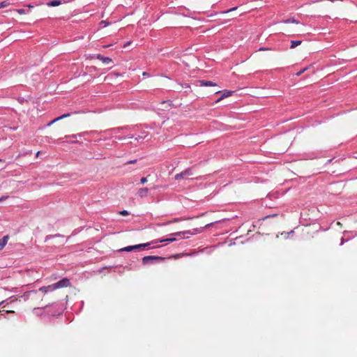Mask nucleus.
Here are the masks:
<instances>
[{
    "label": "nucleus",
    "instance_id": "16",
    "mask_svg": "<svg viewBox=\"0 0 357 357\" xmlns=\"http://www.w3.org/2000/svg\"><path fill=\"white\" fill-rule=\"evenodd\" d=\"M102 62L105 64H109L112 62V60L109 57H103Z\"/></svg>",
    "mask_w": 357,
    "mask_h": 357
},
{
    "label": "nucleus",
    "instance_id": "36",
    "mask_svg": "<svg viewBox=\"0 0 357 357\" xmlns=\"http://www.w3.org/2000/svg\"><path fill=\"white\" fill-rule=\"evenodd\" d=\"M265 50V49H264V48H263V47H261V48H260V49H259V50H260V51H261V50Z\"/></svg>",
    "mask_w": 357,
    "mask_h": 357
},
{
    "label": "nucleus",
    "instance_id": "29",
    "mask_svg": "<svg viewBox=\"0 0 357 357\" xmlns=\"http://www.w3.org/2000/svg\"><path fill=\"white\" fill-rule=\"evenodd\" d=\"M7 198V197H2L0 198V202H2L3 201L4 199H6Z\"/></svg>",
    "mask_w": 357,
    "mask_h": 357
},
{
    "label": "nucleus",
    "instance_id": "21",
    "mask_svg": "<svg viewBox=\"0 0 357 357\" xmlns=\"http://www.w3.org/2000/svg\"><path fill=\"white\" fill-rule=\"evenodd\" d=\"M17 12L20 15H24V14L27 13L24 9H18V10H17Z\"/></svg>",
    "mask_w": 357,
    "mask_h": 357
},
{
    "label": "nucleus",
    "instance_id": "3",
    "mask_svg": "<svg viewBox=\"0 0 357 357\" xmlns=\"http://www.w3.org/2000/svg\"><path fill=\"white\" fill-rule=\"evenodd\" d=\"M69 285H70V281H69V280H68L66 278L63 279V280L59 281L58 282L53 284L54 290L59 289V288L66 287Z\"/></svg>",
    "mask_w": 357,
    "mask_h": 357
},
{
    "label": "nucleus",
    "instance_id": "30",
    "mask_svg": "<svg viewBox=\"0 0 357 357\" xmlns=\"http://www.w3.org/2000/svg\"><path fill=\"white\" fill-rule=\"evenodd\" d=\"M213 223H209V224H207L206 225L205 227H211V225H213Z\"/></svg>",
    "mask_w": 357,
    "mask_h": 357
},
{
    "label": "nucleus",
    "instance_id": "27",
    "mask_svg": "<svg viewBox=\"0 0 357 357\" xmlns=\"http://www.w3.org/2000/svg\"><path fill=\"white\" fill-rule=\"evenodd\" d=\"M132 248H133V250H139V244L138 245H132Z\"/></svg>",
    "mask_w": 357,
    "mask_h": 357
},
{
    "label": "nucleus",
    "instance_id": "11",
    "mask_svg": "<svg viewBox=\"0 0 357 357\" xmlns=\"http://www.w3.org/2000/svg\"><path fill=\"white\" fill-rule=\"evenodd\" d=\"M200 85L204 86H216V84L213 83L211 81L202 80V81H200Z\"/></svg>",
    "mask_w": 357,
    "mask_h": 357
},
{
    "label": "nucleus",
    "instance_id": "10",
    "mask_svg": "<svg viewBox=\"0 0 357 357\" xmlns=\"http://www.w3.org/2000/svg\"><path fill=\"white\" fill-rule=\"evenodd\" d=\"M176 240V238L175 237H170V238H165V239H162V240H155V241H153V243H157L158 242H160V243H162V242H173V241H174Z\"/></svg>",
    "mask_w": 357,
    "mask_h": 357
},
{
    "label": "nucleus",
    "instance_id": "31",
    "mask_svg": "<svg viewBox=\"0 0 357 357\" xmlns=\"http://www.w3.org/2000/svg\"><path fill=\"white\" fill-rule=\"evenodd\" d=\"M130 44V42H128L124 45V47H126L128 45Z\"/></svg>",
    "mask_w": 357,
    "mask_h": 357
},
{
    "label": "nucleus",
    "instance_id": "14",
    "mask_svg": "<svg viewBox=\"0 0 357 357\" xmlns=\"http://www.w3.org/2000/svg\"><path fill=\"white\" fill-rule=\"evenodd\" d=\"M61 4V1L58 0L52 1L47 3L48 6H57Z\"/></svg>",
    "mask_w": 357,
    "mask_h": 357
},
{
    "label": "nucleus",
    "instance_id": "15",
    "mask_svg": "<svg viewBox=\"0 0 357 357\" xmlns=\"http://www.w3.org/2000/svg\"><path fill=\"white\" fill-rule=\"evenodd\" d=\"M10 5V3L8 1H3L2 2H0V9L3 8H6Z\"/></svg>",
    "mask_w": 357,
    "mask_h": 357
},
{
    "label": "nucleus",
    "instance_id": "22",
    "mask_svg": "<svg viewBox=\"0 0 357 357\" xmlns=\"http://www.w3.org/2000/svg\"><path fill=\"white\" fill-rule=\"evenodd\" d=\"M109 23L105 20H102L100 22V25H103L104 26H106L109 24Z\"/></svg>",
    "mask_w": 357,
    "mask_h": 357
},
{
    "label": "nucleus",
    "instance_id": "28",
    "mask_svg": "<svg viewBox=\"0 0 357 357\" xmlns=\"http://www.w3.org/2000/svg\"><path fill=\"white\" fill-rule=\"evenodd\" d=\"M137 162V160H130L126 162V164H134Z\"/></svg>",
    "mask_w": 357,
    "mask_h": 357
},
{
    "label": "nucleus",
    "instance_id": "26",
    "mask_svg": "<svg viewBox=\"0 0 357 357\" xmlns=\"http://www.w3.org/2000/svg\"><path fill=\"white\" fill-rule=\"evenodd\" d=\"M120 214L122 215H128V212L127 211H122L120 212Z\"/></svg>",
    "mask_w": 357,
    "mask_h": 357
},
{
    "label": "nucleus",
    "instance_id": "7",
    "mask_svg": "<svg viewBox=\"0 0 357 357\" xmlns=\"http://www.w3.org/2000/svg\"><path fill=\"white\" fill-rule=\"evenodd\" d=\"M54 287L53 284L47 286V287H42L39 289V291L43 292V293H47L48 291H54Z\"/></svg>",
    "mask_w": 357,
    "mask_h": 357
},
{
    "label": "nucleus",
    "instance_id": "20",
    "mask_svg": "<svg viewBox=\"0 0 357 357\" xmlns=\"http://www.w3.org/2000/svg\"><path fill=\"white\" fill-rule=\"evenodd\" d=\"M81 136L80 135H73V136H71L70 138H73V139H71L72 142H79V140L77 139V137H80Z\"/></svg>",
    "mask_w": 357,
    "mask_h": 357
},
{
    "label": "nucleus",
    "instance_id": "2",
    "mask_svg": "<svg viewBox=\"0 0 357 357\" xmlns=\"http://www.w3.org/2000/svg\"><path fill=\"white\" fill-rule=\"evenodd\" d=\"M165 259L164 257H158V256H146L142 258V264L144 265L148 264L150 262L157 261H162Z\"/></svg>",
    "mask_w": 357,
    "mask_h": 357
},
{
    "label": "nucleus",
    "instance_id": "25",
    "mask_svg": "<svg viewBox=\"0 0 357 357\" xmlns=\"http://www.w3.org/2000/svg\"><path fill=\"white\" fill-rule=\"evenodd\" d=\"M235 10H236V7H234V8H231V9H229L228 10L225 11V12H223L222 13H229V12H231V11Z\"/></svg>",
    "mask_w": 357,
    "mask_h": 357
},
{
    "label": "nucleus",
    "instance_id": "18",
    "mask_svg": "<svg viewBox=\"0 0 357 357\" xmlns=\"http://www.w3.org/2000/svg\"><path fill=\"white\" fill-rule=\"evenodd\" d=\"M103 57H104V56H102V55H100V54H96V55L93 56H91V59H94V58H96V59H99V60L102 61V59H103Z\"/></svg>",
    "mask_w": 357,
    "mask_h": 357
},
{
    "label": "nucleus",
    "instance_id": "5",
    "mask_svg": "<svg viewBox=\"0 0 357 357\" xmlns=\"http://www.w3.org/2000/svg\"><path fill=\"white\" fill-rule=\"evenodd\" d=\"M148 193L149 189L147 188H140L137 192V195L141 197H146L148 195Z\"/></svg>",
    "mask_w": 357,
    "mask_h": 357
},
{
    "label": "nucleus",
    "instance_id": "24",
    "mask_svg": "<svg viewBox=\"0 0 357 357\" xmlns=\"http://www.w3.org/2000/svg\"><path fill=\"white\" fill-rule=\"evenodd\" d=\"M147 181V178L146 177H142L140 180V183L142 184H144L145 183H146Z\"/></svg>",
    "mask_w": 357,
    "mask_h": 357
},
{
    "label": "nucleus",
    "instance_id": "32",
    "mask_svg": "<svg viewBox=\"0 0 357 357\" xmlns=\"http://www.w3.org/2000/svg\"><path fill=\"white\" fill-rule=\"evenodd\" d=\"M10 312H14L13 311H6L5 313L6 314H8V313H10Z\"/></svg>",
    "mask_w": 357,
    "mask_h": 357
},
{
    "label": "nucleus",
    "instance_id": "35",
    "mask_svg": "<svg viewBox=\"0 0 357 357\" xmlns=\"http://www.w3.org/2000/svg\"><path fill=\"white\" fill-rule=\"evenodd\" d=\"M28 7H29V8H33V6H31V5H29V6H28Z\"/></svg>",
    "mask_w": 357,
    "mask_h": 357
},
{
    "label": "nucleus",
    "instance_id": "8",
    "mask_svg": "<svg viewBox=\"0 0 357 357\" xmlns=\"http://www.w3.org/2000/svg\"><path fill=\"white\" fill-rule=\"evenodd\" d=\"M234 91H225L222 96L217 100L216 102H219L222 100L223 98L229 97L233 94Z\"/></svg>",
    "mask_w": 357,
    "mask_h": 357
},
{
    "label": "nucleus",
    "instance_id": "12",
    "mask_svg": "<svg viewBox=\"0 0 357 357\" xmlns=\"http://www.w3.org/2000/svg\"><path fill=\"white\" fill-rule=\"evenodd\" d=\"M282 22H284L285 24H289V23L296 24H299V22L297 21L296 20H295L294 18L287 19L286 20L282 21Z\"/></svg>",
    "mask_w": 357,
    "mask_h": 357
},
{
    "label": "nucleus",
    "instance_id": "6",
    "mask_svg": "<svg viewBox=\"0 0 357 357\" xmlns=\"http://www.w3.org/2000/svg\"><path fill=\"white\" fill-rule=\"evenodd\" d=\"M70 116V114H63V115H61V116H59V117H57V118L54 119V120H52V121L49 122V123H47V126H52L53 123H54L55 122H56V121H59V120H61V119H64V118H66V117H68V116Z\"/></svg>",
    "mask_w": 357,
    "mask_h": 357
},
{
    "label": "nucleus",
    "instance_id": "17",
    "mask_svg": "<svg viewBox=\"0 0 357 357\" xmlns=\"http://www.w3.org/2000/svg\"><path fill=\"white\" fill-rule=\"evenodd\" d=\"M132 250H133L132 245H130V246H127V247L120 249L119 252H123V251L130 252Z\"/></svg>",
    "mask_w": 357,
    "mask_h": 357
},
{
    "label": "nucleus",
    "instance_id": "19",
    "mask_svg": "<svg viewBox=\"0 0 357 357\" xmlns=\"http://www.w3.org/2000/svg\"><path fill=\"white\" fill-rule=\"evenodd\" d=\"M152 243H153L152 242ZM151 244V243H142V244H139V248H145V247H147L149 245H150Z\"/></svg>",
    "mask_w": 357,
    "mask_h": 357
},
{
    "label": "nucleus",
    "instance_id": "23",
    "mask_svg": "<svg viewBox=\"0 0 357 357\" xmlns=\"http://www.w3.org/2000/svg\"><path fill=\"white\" fill-rule=\"evenodd\" d=\"M307 68H303V70H300L299 72H298L296 73V75L297 76H300L301 75H302Z\"/></svg>",
    "mask_w": 357,
    "mask_h": 357
},
{
    "label": "nucleus",
    "instance_id": "4",
    "mask_svg": "<svg viewBox=\"0 0 357 357\" xmlns=\"http://www.w3.org/2000/svg\"><path fill=\"white\" fill-rule=\"evenodd\" d=\"M203 229L201 227V228H196V229H194L192 231H183V232H176V233H174V234H172L170 236H181L182 234H191V235H194V234H199V233H201Z\"/></svg>",
    "mask_w": 357,
    "mask_h": 357
},
{
    "label": "nucleus",
    "instance_id": "1",
    "mask_svg": "<svg viewBox=\"0 0 357 357\" xmlns=\"http://www.w3.org/2000/svg\"><path fill=\"white\" fill-rule=\"evenodd\" d=\"M192 176H193L192 168H188L182 172L176 174L174 178L176 181H180L181 179H188Z\"/></svg>",
    "mask_w": 357,
    "mask_h": 357
},
{
    "label": "nucleus",
    "instance_id": "9",
    "mask_svg": "<svg viewBox=\"0 0 357 357\" xmlns=\"http://www.w3.org/2000/svg\"><path fill=\"white\" fill-rule=\"evenodd\" d=\"M8 240V236H5L1 239H0V250H1L5 245L7 244Z\"/></svg>",
    "mask_w": 357,
    "mask_h": 357
},
{
    "label": "nucleus",
    "instance_id": "34",
    "mask_svg": "<svg viewBox=\"0 0 357 357\" xmlns=\"http://www.w3.org/2000/svg\"><path fill=\"white\" fill-rule=\"evenodd\" d=\"M337 225L340 226L342 225V224L340 222H337Z\"/></svg>",
    "mask_w": 357,
    "mask_h": 357
},
{
    "label": "nucleus",
    "instance_id": "33",
    "mask_svg": "<svg viewBox=\"0 0 357 357\" xmlns=\"http://www.w3.org/2000/svg\"><path fill=\"white\" fill-rule=\"evenodd\" d=\"M29 292H26V294H24L25 298H27V294H29Z\"/></svg>",
    "mask_w": 357,
    "mask_h": 357
},
{
    "label": "nucleus",
    "instance_id": "13",
    "mask_svg": "<svg viewBox=\"0 0 357 357\" xmlns=\"http://www.w3.org/2000/svg\"><path fill=\"white\" fill-rule=\"evenodd\" d=\"M301 43H302L301 40H291L290 48L294 49L296 47H297L298 45H300L301 44Z\"/></svg>",
    "mask_w": 357,
    "mask_h": 357
}]
</instances>
